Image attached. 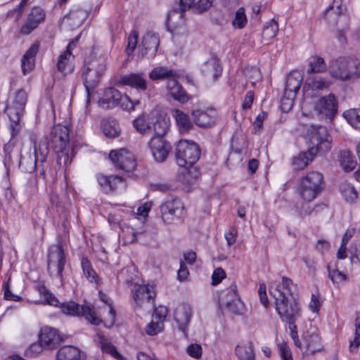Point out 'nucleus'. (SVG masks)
I'll list each match as a JSON object with an SVG mask.
<instances>
[{"label": "nucleus", "mask_w": 360, "mask_h": 360, "mask_svg": "<svg viewBox=\"0 0 360 360\" xmlns=\"http://www.w3.org/2000/svg\"><path fill=\"white\" fill-rule=\"evenodd\" d=\"M278 348L282 360H292L291 352L285 343L280 344Z\"/></svg>", "instance_id": "64"}, {"label": "nucleus", "mask_w": 360, "mask_h": 360, "mask_svg": "<svg viewBox=\"0 0 360 360\" xmlns=\"http://www.w3.org/2000/svg\"><path fill=\"white\" fill-rule=\"evenodd\" d=\"M99 297H100L101 300L102 302H103L105 304H108V306L109 307V311H108L109 316H110L109 326H112L115 323V311L114 310L112 304L109 302V300L106 297L105 295H104L103 293L100 292Z\"/></svg>", "instance_id": "61"}, {"label": "nucleus", "mask_w": 360, "mask_h": 360, "mask_svg": "<svg viewBox=\"0 0 360 360\" xmlns=\"http://www.w3.org/2000/svg\"><path fill=\"white\" fill-rule=\"evenodd\" d=\"M303 80L302 74L297 70H293L287 76L284 91L295 93L296 95L300 89Z\"/></svg>", "instance_id": "36"}, {"label": "nucleus", "mask_w": 360, "mask_h": 360, "mask_svg": "<svg viewBox=\"0 0 360 360\" xmlns=\"http://www.w3.org/2000/svg\"><path fill=\"white\" fill-rule=\"evenodd\" d=\"M187 353L191 357L199 359L202 356V347L198 344H191L186 349Z\"/></svg>", "instance_id": "63"}, {"label": "nucleus", "mask_w": 360, "mask_h": 360, "mask_svg": "<svg viewBox=\"0 0 360 360\" xmlns=\"http://www.w3.org/2000/svg\"><path fill=\"white\" fill-rule=\"evenodd\" d=\"M74 59L75 56L72 53L63 51L57 60L56 67L58 71L64 76L72 73L75 70Z\"/></svg>", "instance_id": "29"}, {"label": "nucleus", "mask_w": 360, "mask_h": 360, "mask_svg": "<svg viewBox=\"0 0 360 360\" xmlns=\"http://www.w3.org/2000/svg\"><path fill=\"white\" fill-rule=\"evenodd\" d=\"M195 123L200 127H208L217 120V111L212 108H197L191 111Z\"/></svg>", "instance_id": "21"}, {"label": "nucleus", "mask_w": 360, "mask_h": 360, "mask_svg": "<svg viewBox=\"0 0 360 360\" xmlns=\"http://www.w3.org/2000/svg\"><path fill=\"white\" fill-rule=\"evenodd\" d=\"M342 1L343 0H333L325 11L324 18L329 26L335 27L342 25L343 28L349 27V20L345 14L347 9Z\"/></svg>", "instance_id": "11"}, {"label": "nucleus", "mask_w": 360, "mask_h": 360, "mask_svg": "<svg viewBox=\"0 0 360 360\" xmlns=\"http://www.w3.org/2000/svg\"><path fill=\"white\" fill-rule=\"evenodd\" d=\"M151 114L139 116L133 122L135 129L141 134H150Z\"/></svg>", "instance_id": "45"}, {"label": "nucleus", "mask_w": 360, "mask_h": 360, "mask_svg": "<svg viewBox=\"0 0 360 360\" xmlns=\"http://www.w3.org/2000/svg\"><path fill=\"white\" fill-rule=\"evenodd\" d=\"M308 150L314 156L328 153L332 148V137L324 126L311 125L307 132Z\"/></svg>", "instance_id": "8"}, {"label": "nucleus", "mask_w": 360, "mask_h": 360, "mask_svg": "<svg viewBox=\"0 0 360 360\" xmlns=\"http://www.w3.org/2000/svg\"><path fill=\"white\" fill-rule=\"evenodd\" d=\"M167 89L171 97L181 103H186L192 98L174 78L167 81Z\"/></svg>", "instance_id": "26"}, {"label": "nucleus", "mask_w": 360, "mask_h": 360, "mask_svg": "<svg viewBox=\"0 0 360 360\" xmlns=\"http://www.w3.org/2000/svg\"><path fill=\"white\" fill-rule=\"evenodd\" d=\"M109 158L117 168L124 172H131L136 168V165L134 155L124 148L112 150Z\"/></svg>", "instance_id": "15"}, {"label": "nucleus", "mask_w": 360, "mask_h": 360, "mask_svg": "<svg viewBox=\"0 0 360 360\" xmlns=\"http://www.w3.org/2000/svg\"><path fill=\"white\" fill-rule=\"evenodd\" d=\"M339 159L341 167L347 172L353 170L356 165L354 155L348 150L342 151L340 153Z\"/></svg>", "instance_id": "43"}, {"label": "nucleus", "mask_w": 360, "mask_h": 360, "mask_svg": "<svg viewBox=\"0 0 360 360\" xmlns=\"http://www.w3.org/2000/svg\"><path fill=\"white\" fill-rule=\"evenodd\" d=\"M214 0H198L194 5V12L202 14L208 11L212 6Z\"/></svg>", "instance_id": "58"}, {"label": "nucleus", "mask_w": 360, "mask_h": 360, "mask_svg": "<svg viewBox=\"0 0 360 360\" xmlns=\"http://www.w3.org/2000/svg\"><path fill=\"white\" fill-rule=\"evenodd\" d=\"M176 76V72L165 66H157L154 68L148 75L149 78L152 81L160 79H173Z\"/></svg>", "instance_id": "38"}, {"label": "nucleus", "mask_w": 360, "mask_h": 360, "mask_svg": "<svg viewBox=\"0 0 360 360\" xmlns=\"http://www.w3.org/2000/svg\"><path fill=\"white\" fill-rule=\"evenodd\" d=\"M56 360H85V355L78 348L66 345L59 349Z\"/></svg>", "instance_id": "34"}, {"label": "nucleus", "mask_w": 360, "mask_h": 360, "mask_svg": "<svg viewBox=\"0 0 360 360\" xmlns=\"http://www.w3.org/2000/svg\"><path fill=\"white\" fill-rule=\"evenodd\" d=\"M30 139L34 147V154L21 155L19 167L25 172L32 173L36 169L37 162L42 165L46 161L49 143L46 137H42L38 141L35 134H31Z\"/></svg>", "instance_id": "7"}, {"label": "nucleus", "mask_w": 360, "mask_h": 360, "mask_svg": "<svg viewBox=\"0 0 360 360\" xmlns=\"http://www.w3.org/2000/svg\"><path fill=\"white\" fill-rule=\"evenodd\" d=\"M169 129L168 120L157 113H151V124L150 134H153V136H163L167 134Z\"/></svg>", "instance_id": "28"}, {"label": "nucleus", "mask_w": 360, "mask_h": 360, "mask_svg": "<svg viewBox=\"0 0 360 360\" xmlns=\"http://www.w3.org/2000/svg\"><path fill=\"white\" fill-rule=\"evenodd\" d=\"M120 83L135 88L137 90L145 91L147 89V81L145 75L141 72L123 75L120 79Z\"/></svg>", "instance_id": "27"}, {"label": "nucleus", "mask_w": 360, "mask_h": 360, "mask_svg": "<svg viewBox=\"0 0 360 360\" xmlns=\"http://www.w3.org/2000/svg\"><path fill=\"white\" fill-rule=\"evenodd\" d=\"M201 71L205 77L213 79H217L222 72L219 59L216 56L211 57L202 64Z\"/></svg>", "instance_id": "30"}, {"label": "nucleus", "mask_w": 360, "mask_h": 360, "mask_svg": "<svg viewBox=\"0 0 360 360\" xmlns=\"http://www.w3.org/2000/svg\"><path fill=\"white\" fill-rule=\"evenodd\" d=\"M131 292L136 307H141L145 304L154 306L156 293L153 285L135 283Z\"/></svg>", "instance_id": "14"}, {"label": "nucleus", "mask_w": 360, "mask_h": 360, "mask_svg": "<svg viewBox=\"0 0 360 360\" xmlns=\"http://www.w3.org/2000/svg\"><path fill=\"white\" fill-rule=\"evenodd\" d=\"M15 138H12L11 136L10 141L6 143L4 146V165L5 167L6 168V170L8 171L10 168V167L12 165V151L13 148L15 146V141H13Z\"/></svg>", "instance_id": "52"}, {"label": "nucleus", "mask_w": 360, "mask_h": 360, "mask_svg": "<svg viewBox=\"0 0 360 360\" xmlns=\"http://www.w3.org/2000/svg\"><path fill=\"white\" fill-rule=\"evenodd\" d=\"M236 285L233 284L229 289L223 291L219 296V302L231 312L240 315L244 314L245 305L240 300L236 291Z\"/></svg>", "instance_id": "13"}, {"label": "nucleus", "mask_w": 360, "mask_h": 360, "mask_svg": "<svg viewBox=\"0 0 360 360\" xmlns=\"http://www.w3.org/2000/svg\"><path fill=\"white\" fill-rule=\"evenodd\" d=\"M315 156L309 153V150L302 152L292 159V166L294 170L300 171L304 169L312 162Z\"/></svg>", "instance_id": "39"}, {"label": "nucleus", "mask_w": 360, "mask_h": 360, "mask_svg": "<svg viewBox=\"0 0 360 360\" xmlns=\"http://www.w3.org/2000/svg\"><path fill=\"white\" fill-rule=\"evenodd\" d=\"M51 142L58 153L60 164L63 161L65 165H70L72 162V158H70L69 153L72 150L69 145V129L60 124L54 126L51 132Z\"/></svg>", "instance_id": "9"}, {"label": "nucleus", "mask_w": 360, "mask_h": 360, "mask_svg": "<svg viewBox=\"0 0 360 360\" xmlns=\"http://www.w3.org/2000/svg\"><path fill=\"white\" fill-rule=\"evenodd\" d=\"M319 115L332 119L337 112L338 103L333 94L321 98L315 106Z\"/></svg>", "instance_id": "22"}, {"label": "nucleus", "mask_w": 360, "mask_h": 360, "mask_svg": "<svg viewBox=\"0 0 360 360\" xmlns=\"http://www.w3.org/2000/svg\"><path fill=\"white\" fill-rule=\"evenodd\" d=\"M325 186L323 174L318 171L307 172L299 179L297 193L302 202L297 209L301 217L310 215L318 207V205L311 202L321 195Z\"/></svg>", "instance_id": "2"}, {"label": "nucleus", "mask_w": 360, "mask_h": 360, "mask_svg": "<svg viewBox=\"0 0 360 360\" xmlns=\"http://www.w3.org/2000/svg\"><path fill=\"white\" fill-rule=\"evenodd\" d=\"M161 219L165 224H172L184 214L185 207L181 199H168L160 207Z\"/></svg>", "instance_id": "12"}, {"label": "nucleus", "mask_w": 360, "mask_h": 360, "mask_svg": "<svg viewBox=\"0 0 360 360\" xmlns=\"http://www.w3.org/2000/svg\"><path fill=\"white\" fill-rule=\"evenodd\" d=\"M121 98V93L115 88L110 87L103 91L98 99V104L104 110L112 109L119 105Z\"/></svg>", "instance_id": "23"}, {"label": "nucleus", "mask_w": 360, "mask_h": 360, "mask_svg": "<svg viewBox=\"0 0 360 360\" xmlns=\"http://www.w3.org/2000/svg\"><path fill=\"white\" fill-rule=\"evenodd\" d=\"M235 352L238 360H255V359L253 345L251 342L238 345Z\"/></svg>", "instance_id": "41"}, {"label": "nucleus", "mask_w": 360, "mask_h": 360, "mask_svg": "<svg viewBox=\"0 0 360 360\" xmlns=\"http://www.w3.org/2000/svg\"><path fill=\"white\" fill-rule=\"evenodd\" d=\"M87 17L88 13L86 11L82 8H77L71 10L70 13L65 16V19L70 21V23L73 26L78 27L83 23Z\"/></svg>", "instance_id": "42"}, {"label": "nucleus", "mask_w": 360, "mask_h": 360, "mask_svg": "<svg viewBox=\"0 0 360 360\" xmlns=\"http://www.w3.org/2000/svg\"><path fill=\"white\" fill-rule=\"evenodd\" d=\"M98 343L100 345V348L103 352L109 354L110 356L114 357L117 360H124V357L122 354H120L115 347L112 344L110 340L104 335H98Z\"/></svg>", "instance_id": "40"}, {"label": "nucleus", "mask_w": 360, "mask_h": 360, "mask_svg": "<svg viewBox=\"0 0 360 360\" xmlns=\"http://www.w3.org/2000/svg\"><path fill=\"white\" fill-rule=\"evenodd\" d=\"M39 44L34 43L31 45L21 59V67L24 75L33 70L35 64V57L39 51Z\"/></svg>", "instance_id": "33"}, {"label": "nucleus", "mask_w": 360, "mask_h": 360, "mask_svg": "<svg viewBox=\"0 0 360 360\" xmlns=\"http://www.w3.org/2000/svg\"><path fill=\"white\" fill-rule=\"evenodd\" d=\"M163 328L164 323L158 322L153 319L152 321L146 326V332L149 335H155L162 331Z\"/></svg>", "instance_id": "57"}, {"label": "nucleus", "mask_w": 360, "mask_h": 360, "mask_svg": "<svg viewBox=\"0 0 360 360\" xmlns=\"http://www.w3.org/2000/svg\"><path fill=\"white\" fill-rule=\"evenodd\" d=\"M166 24L169 31L179 33V30L184 29L186 25L185 13L178 8L171 10L167 14Z\"/></svg>", "instance_id": "24"}, {"label": "nucleus", "mask_w": 360, "mask_h": 360, "mask_svg": "<svg viewBox=\"0 0 360 360\" xmlns=\"http://www.w3.org/2000/svg\"><path fill=\"white\" fill-rule=\"evenodd\" d=\"M295 97V93H286L284 91V95L281 99V108L283 112H288L292 109Z\"/></svg>", "instance_id": "53"}, {"label": "nucleus", "mask_w": 360, "mask_h": 360, "mask_svg": "<svg viewBox=\"0 0 360 360\" xmlns=\"http://www.w3.org/2000/svg\"><path fill=\"white\" fill-rule=\"evenodd\" d=\"M81 264L85 277L91 282H96L97 274L92 268L90 261L86 257H82Z\"/></svg>", "instance_id": "51"}, {"label": "nucleus", "mask_w": 360, "mask_h": 360, "mask_svg": "<svg viewBox=\"0 0 360 360\" xmlns=\"http://www.w3.org/2000/svg\"><path fill=\"white\" fill-rule=\"evenodd\" d=\"M171 114L181 134L187 133L193 129V124L192 121L186 112L179 109H173L171 111Z\"/></svg>", "instance_id": "31"}, {"label": "nucleus", "mask_w": 360, "mask_h": 360, "mask_svg": "<svg viewBox=\"0 0 360 360\" xmlns=\"http://www.w3.org/2000/svg\"><path fill=\"white\" fill-rule=\"evenodd\" d=\"M355 337L350 342V350L352 351L353 348L356 349L360 345V316H356L355 319Z\"/></svg>", "instance_id": "59"}, {"label": "nucleus", "mask_w": 360, "mask_h": 360, "mask_svg": "<svg viewBox=\"0 0 360 360\" xmlns=\"http://www.w3.org/2000/svg\"><path fill=\"white\" fill-rule=\"evenodd\" d=\"M167 309L164 306H159L154 310L153 319L155 321L164 323V321L167 315Z\"/></svg>", "instance_id": "62"}, {"label": "nucleus", "mask_w": 360, "mask_h": 360, "mask_svg": "<svg viewBox=\"0 0 360 360\" xmlns=\"http://www.w3.org/2000/svg\"><path fill=\"white\" fill-rule=\"evenodd\" d=\"M341 193L347 201H354L358 196L355 188L349 184H345L341 186Z\"/></svg>", "instance_id": "55"}, {"label": "nucleus", "mask_w": 360, "mask_h": 360, "mask_svg": "<svg viewBox=\"0 0 360 360\" xmlns=\"http://www.w3.org/2000/svg\"><path fill=\"white\" fill-rule=\"evenodd\" d=\"M278 31V25L274 20H271L264 26L262 32V38L266 41H269L276 36Z\"/></svg>", "instance_id": "49"}, {"label": "nucleus", "mask_w": 360, "mask_h": 360, "mask_svg": "<svg viewBox=\"0 0 360 360\" xmlns=\"http://www.w3.org/2000/svg\"><path fill=\"white\" fill-rule=\"evenodd\" d=\"M200 155V148L193 141L181 139L176 144V161L179 167L185 168L181 178L187 184H191L198 177L199 172L193 165L198 160Z\"/></svg>", "instance_id": "3"}, {"label": "nucleus", "mask_w": 360, "mask_h": 360, "mask_svg": "<svg viewBox=\"0 0 360 360\" xmlns=\"http://www.w3.org/2000/svg\"><path fill=\"white\" fill-rule=\"evenodd\" d=\"M327 268L328 276L333 283L339 284L347 280V276L338 269L337 264L334 266L328 264Z\"/></svg>", "instance_id": "50"}, {"label": "nucleus", "mask_w": 360, "mask_h": 360, "mask_svg": "<svg viewBox=\"0 0 360 360\" xmlns=\"http://www.w3.org/2000/svg\"><path fill=\"white\" fill-rule=\"evenodd\" d=\"M39 339L44 347L48 349L54 348L62 340L58 331L56 328L49 326H45L41 329Z\"/></svg>", "instance_id": "25"}, {"label": "nucleus", "mask_w": 360, "mask_h": 360, "mask_svg": "<svg viewBox=\"0 0 360 360\" xmlns=\"http://www.w3.org/2000/svg\"><path fill=\"white\" fill-rule=\"evenodd\" d=\"M154 160L158 162L166 160L171 149L170 144L164 138L153 136L148 143Z\"/></svg>", "instance_id": "18"}, {"label": "nucleus", "mask_w": 360, "mask_h": 360, "mask_svg": "<svg viewBox=\"0 0 360 360\" xmlns=\"http://www.w3.org/2000/svg\"><path fill=\"white\" fill-rule=\"evenodd\" d=\"M301 342V349H304L307 354H314L322 348L320 337L313 327L303 333Z\"/></svg>", "instance_id": "20"}, {"label": "nucleus", "mask_w": 360, "mask_h": 360, "mask_svg": "<svg viewBox=\"0 0 360 360\" xmlns=\"http://www.w3.org/2000/svg\"><path fill=\"white\" fill-rule=\"evenodd\" d=\"M44 346L39 341L34 342L25 351V356L28 358H34L39 355L44 350Z\"/></svg>", "instance_id": "56"}, {"label": "nucleus", "mask_w": 360, "mask_h": 360, "mask_svg": "<svg viewBox=\"0 0 360 360\" xmlns=\"http://www.w3.org/2000/svg\"><path fill=\"white\" fill-rule=\"evenodd\" d=\"M139 34L136 31L133 30L128 37V43L127 52L128 54L132 53L136 47L138 43Z\"/></svg>", "instance_id": "60"}, {"label": "nucleus", "mask_w": 360, "mask_h": 360, "mask_svg": "<svg viewBox=\"0 0 360 360\" xmlns=\"http://www.w3.org/2000/svg\"><path fill=\"white\" fill-rule=\"evenodd\" d=\"M160 44V39L154 32H147L142 39L141 44L139 46V52L142 58H153L156 56Z\"/></svg>", "instance_id": "19"}, {"label": "nucleus", "mask_w": 360, "mask_h": 360, "mask_svg": "<svg viewBox=\"0 0 360 360\" xmlns=\"http://www.w3.org/2000/svg\"><path fill=\"white\" fill-rule=\"evenodd\" d=\"M96 179L101 189L105 193L115 191L118 184L123 182L122 178L117 175L106 176L98 174L96 175Z\"/></svg>", "instance_id": "32"}, {"label": "nucleus", "mask_w": 360, "mask_h": 360, "mask_svg": "<svg viewBox=\"0 0 360 360\" xmlns=\"http://www.w3.org/2000/svg\"><path fill=\"white\" fill-rule=\"evenodd\" d=\"M248 24V18L243 7L239 8L234 14L231 20V25L234 29H243Z\"/></svg>", "instance_id": "46"}, {"label": "nucleus", "mask_w": 360, "mask_h": 360, "mask_svg": "<svg viewBox=\"0 0 360 360\" xmlns=\"http://www.w3.org/2000/svg\"><path fill=\"white\" fill-rule=\"evenodd\" d=\"M107 60L106 52L94 49L85 62L82 70V79L87 93V103L89 102L91 91H93L98 85L101 77L107 70Z\"/></svg>", "instance_id": "4"}, {"label": "nucleus", "mask_w": 360, "mask_h": 360, "mask_svg": "<svg viewBox=\"0 0 360 360\" xmlns=\"http://www.w3.org/2000/svg\"><path fill=\"white\" fill-rule=\"evenodd\" d=\"M344 117L354 128L360 130V109H351L343 113Z\"/></svg>", "instance_id": "48"}, {"label": "nucleus", "mask_w": 360, "mask_h": 360, "mask_svg": "<svg viewBox=\"0 0 360 360\" xmlns=\"http://www.w3.org/2000/svg\"><path fill=\"white\" fill-rule=\"evenodd\" d=\"M191 317V310L187 306L177 308L174 312V319L178 324L179 329L185 333Z\"/></svg>", "instance_id": "37"}, {"label": "nucleus", "mask_w": 360, "mask_h": 360, "mask_svg": "<svg viewBox=\"0 0 360 360\" xmlns=\"http://www.w3.org/2000/svg\"><path fill=\"white\" fill-rule=\"evenodd\" d=\"M309 65L308 73L322 72L326 70L323 58L318 56H314L310 58Z\"/></svg>", "instance_id": "47"}, {"label": "nucleus", "mask_w": 360, "mask_h": 360, "mask_svg": "<svg viewBox=\"0 0 360 360\" xmlns=\"http://www.w3.org/2000/svg\"><path fill=\"white\" fill-rule=\"evenodd\" d=\"M352 58L340 57L334 60L330 67V75L341 80L352 78Z\"/></svg>", "instance_id": "16"}, {"label": "nucleus", "mask_w": 360, "mask_h": 360, "mask_svg": "<svg viewBox=\"0 0 360 360\" xmlns=\"http://www.w3.org/2000/svg\"><path fill=\"white\" fill-rule=\"evenodd\" d=\"M139 104L140 101L139 99H131L127 95H122V98L120 99L119 105H120L122 109L130 112L134 110L136 106Z\"/></svg>", "instance_id": "54"}, {"label": "nucleus", "mask_w": 360, "mask_h": 360, "mask_svg": "<svg viewBox=\"0 0 360 360\" xmlns=\"http://www.w3.org/2000/svg\"><path fill=\"white\" fill-rule=\"evenodd\" d=\"M45 18V11L41 7H32L27 16L26 20L20 28V33L22 35L30 34L39 24L44 22Z\"/></svg>", "instance_id": "17"}, {"label": "nucleus", "mask_w": 360, "mask_h": 360, "mask_svg": "<svg viewBox=\"0 0 360 360\" xmlns=\"http://www.w3.org/2000/svg\"><path fill=\"white\" fill-rule=\"evenodd\" d=\"M101 128L103 134L110 138L117 137L120 131L118 123L114 120H103Z\"/></svg>", "instance_id": "44"}, {"label": "nucleus", "mask_w": 360, "mask_h": 360, "mask_svg": "<svg viewBox=\"0 0 360 360\" xmlns=\"http://www.w3.org/2000/svg\"><path fill=\"white\" fill-rule=\"evenodd\" d=\"M47 257V270L49 274L59 278L62 282L66 257L60 243L50 246Z\"/></svg>", "instance_id": "10"}, {"label": "nucleus", "mask_w": 360, "mask_h": 360, "mask_svg": "<svg viewBox=\"0 0 360 360\" xmlns=\"http://www.w3.org/2000/svg\"><path fill=\"white\" fill-rule=\"evenodd\" d=\"M330 82L325 78L319 76H310L307 78L303 86V91L306 94L308 91H318L328 89Z\"/></svg>", "instance_id": "35"}, {"label": "nucleus", "mask_w": 360, "mask_h": 360, "mask_svg": "<svg viewBox=\"0 0 360 360\" xmlns=\"http://www.w3.org/2000/svg\"><path fill=\"white\" fill-rule=\"evenodd\" d=\"M27 101V94L22 89L11 94L7 100L5 111L11 122L9 131L12 138H15L21 130L22 126L20 122L23 115Z\"/></svg>", "instance_id": "6"}, {"label": "nucleus", "mask_w": 360, "mask_h": 360, "mask_svg": "<svg viewBox=\"0 0 360 360\" xmlns=\"http://www.w3.org/2000/svg\"><path fill=\"white\" fill-rule=\"evenodd\" d=\"M269 292L275 300L276 310L283 322L296 321L300 317V308L297 301V287L286 276L281 281H271Z\"/></svg>", "instance_id": "1"}, {"label": "nucleus", "mask_w": 360, "mask_h": 360, "mask_svg": "<svg viewBox=\"0 0 360 360\" xmlns=\"http://www.w3.org/2000/svg\"><path fill=\"white\" fill-rule=\"evenodd\" d=\"M39 292L45 302L49 305L59 307L61 311L69 316H84L89 323L95 326L101 323V319L95 310L89 305H80L73 301L60 304L56 296L44 285L39 287Z\"/></svg>", "instance_id": "5"}]
</instances>
